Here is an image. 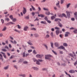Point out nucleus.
<instances>
[{
  "label": "nucleus",
  "mask_w": 77,
  "mask_h": 77,
  "mask_svg": "<svg viewBox=\"0 0 77 77\" xmlns=\"http://www.w3.org/2000/svg\"><path fill=\"white\" fill-rule=\"evenodd\" d=\"M44 46L45 47V48H46V49L47 50H48V46L46 45V44L44 45Z\"/></svg>",
  "instance_id": "nucleus-36"
},
{
  "label": "nucleus",
  "mask_w": 77,
  "mask_h": 77,
  "mask_svg": "<svg viewBox=\"0 0 77 77\" xmlns=\"http://www.w3.org/2000/svg\"><path fill=\"white\" fill-rule=\"evenodd\" d=\"M58 49H60V50L61 49H63V50H65V51H66V49H65V48L63 46H61L59 47H58Z\"/></svg>",
  "instance_id": "nucleus-4"
},
{
  "label": "nucleus",
  "mask_w": 77,
  "mask_h": 77,
  "mask_svg": "<svg viewBox=\"0 0 77 77\" xmlns=\"http://www.w3.org/2000/svg\"><path fill=\"white\" fill-rule=\"evenodd\" d=\"M19 76H21L23 77H26V75L25 74H20L19 75Z\"/></svg>",
  "instance_id": "nucleus-21"
},
{
  "label": "nucleus",
  "mask_w": 77,
  "mask_h": 77,
  "mask_svg": "<svg viewBox=\"0 0 77 77\" xmlns=\"http://www.w3.org/2000/svg\"><path fill=\"white\" fill-rule=\"evenodd\" d=\"M77 29H75L73 31V32L75 33H77Z\"/></svg>",
  "instance_id": "nucleus-53"
},
{
  "label": "nucleus",
  "mask_w": 77,
  "mask_h": 77,
  "mask_svg": "<svg viewBox=\"0 0 77 77\" xmlns=\"http://www.w3.org/2000/svg\"><path fill=\"white\" fill-rule=\"evenodd\" d=\"M77 65V60H76L74 63V65L76 66Z\"/></svg>",
  "instance_id": "nucleus-52"
},
{
  "label": "nucleus",
  "mask_w": 77,
  "mask_h": 77,
  "mask_svg": "<svg viewBox=\"0 0 77 77\" xmlns=\"http://www.w3.org/2000/svg\"><path fill=\"white\" fill-rule=\"evenodd\" d=\"M45 14H46V15H49L50 14V13L49 11H48V12H46Z\"/></svg>",
  "instance_id": "nucleus-26"
},
{
  "label": "nucleus",
  "mask_w": 77,
  "mask_h": 77,
  "mask_svg": "<svg viewBox=\"0 0 77 77\" xmlns=\"http://www.w3.org/2000/svg\"><path fill=\"white\" fill-rule=\"evenodd\" d=\"M29 29V27L27 26H25L24 28V31H27V29Z\"/></svg>",
  "instance_id": "nucleus-11"
},
{
  "label": "nucleus",
  "mask_w": 77,
  "mask_h": 77,
  "mask_svg": "<svg viewBox=\"0 0 77 77\" xmlns=\"http://www.w3.org/2000/svg\"><path fill=\"white\" fill-rule=\"evenodd\" d=\"M44 56V55L43 54H38L36 55V57H37V58H41L42 57Z\"/></svg>",
  "instance_id": "nucleus-2"
},
{
  "label": "nucleus",
  "mask_w": 77,
  "mask_h": 77,
  "mask_svg": "<svg viewBox=\"0 0 77 77\" xmlns=\"http://www.w3.org/2000/svg\"><path fill=\"white\" fill-rule=\"evenodd\" d=\"M77 8V4L75 5L74 8L75 9Z\"/></svg>",
  "instance_id": "nucleus-64"
},
{
  "label": "nucleus",
  "mask_w": 77,
  "mask_h": 77,
  "mask_svg": "<svg viewBox=\"0 0 77 77\" xmlns=\"http://www.w3.org/2000/svg\"><path fill=\"white\" fill-rule=\"evenodd\" d=\"M23 63L24 64H27V63H28V62L25 61H23Z\"/></svg>",
  "instance_id": "nucleus-38"
},
{
  "label": "nucleus",
  "mask_w": 77,
  "mask_h": 77,
  "mask_svg": "<svg viewBox=\"0 0 77 77\" xmlns=\"http://www.w3.org/2000/svg\"><path fill=\"white\" fill-rule=\"evenodd\" d=\"M38 17H41V18H43V17H45L44 15L43 14H40V15L38 14Z\"/></svg>",
  "instance_id": "nucleus-16"
},
{
  "label": "nucleus",
  "mask_w": 77,
  "mask_h": 77,
  "mask_svg": "<svg viewBox=\"0 0 77 77\" xmlns=\"http://www.w3.org/2000/svg\"><path fill=\"white\" fill-rule=\"evenodd\" d=\"M14 31H15V32H18V33H20V31H18V30H17L16 29H14Z\"/></svg>",
  "instance_id": "nucleus-42"
},
{
  "label": "nucleus",
  "mask_w": 77,
  "mask_h": 77,
  "mask_svg": "<svg viewBox=\"0 0 77 77\" xmlns=\"http://www.w3.org/2000/svg\"><path fill=\"white\" fill-rule=\"evenodd\" d=\"M60 32V31L59 30H57L56 31V34L57 35H59V32Z\"/></svg>",
  "instance_id": "nucleus-12"
},
{
  "label": "nucleus",
  "mask_w": 77,
  "mask_h": 77,
  "mask_svg": "<svg viewBox=\"0 0 77 77\" xmlns=\"http://www.w3.org/2000/svg\"><path fill=\"white\" fill-rule=\"evenodd\" d=\"M32 51V50H29L28 51V53H31Z\"/></svg>",
  "instance_id": "nucleus-49"
},
{
  "label": "nucleus",
  "mask_w": 77,
  "mask_h": 77,
  "mask_svg": "<svg viewBox=\"0 0 77 77\" xmlns=\"http://www.w3.org/2000/svg\"><path fill=\"white\" fill-rule=\"evenodd\" d=\"M51 36L52 37L53 36V32H51Z\"/></svg>",
  "instance_id": "nucleus-61"
},
{
  "label": "nucleus",
  "mask_w": 77,
  "mask_h": 77,
  "mask_svg": "<svg viewBox=\"0 0 77 77\" xmlns=\"http://www.w3.org/2000/svg\"><path fill=\"white\" fill-rule=\"evenodd\" d=\"M8 68H9V67L7 66L4 67V69H5V70H7V69H8Z\"/></svg>",
  "instance_id": "nucleus-28"
},
{
  "label": "nucleus",
  "mask_w": 77,
  "mask_h": 77,
  "mask_svg": "<svg viewBox=\"0 0 77 77\" xmlns=\"http://www.w3.org/2000/svg\"><path fill=\"white\" fill-rule=\"evenodd\" d=\"M22 47L25 50H26V47H27V46L25 45L24 46V45H22Z\"/></svg>",
  "instance_id": "nucleus-25"
},
{
  "label": "nucleus",
  "mask_w": 77,
  "mask_h": 77,
  "mask_svg": "<svg viewBox=\"0 0 77 77\" xmlns=\"http://www.w3.org/2000/svg\"><path fill=\"white\" fill-rule=\"evenodd\" d=\"M7 29V27H6V26L4 27L3 29H2V31H5V30H6Z\"/></svg>",
  "instance_id": "nucleus-31"
},
{
  "label": "nucleus",
  "mask_w": 77,
  "mask_h": 77,
  "mask_svg": "<svg viewBox=\"0 0 77 77\" xmlns=\"http://www.w3.org/2000/svg\"><path fill=\"white\" fill-rule=\"evenodd\" d=\"M66 15L67 17L69 19V18H70V17H71V15L70 14V12L69 11H66Z\"/></svg>",
  "instance_id": "nucleus-3"
},
{
  "label": "nucleus",
  "mask_w": 77,
  "mask_h": 77,
  "mask_svg": "<svg viewBox=\"0 0 77 77\" xmlns=\"http://www.w3.org/2000/svg\"><path fill=\"white\" fill-rule=\"evenodd\" d=\"M0 60H2V61H3V56L0 53Z\"/></svg>",
  "instance_id": "nucleus-10"
},
{
  "label": "nucleus",
  "mask_w": 77,
  "mask_h": 77,
  "mask_svg": "<svg viewBox=\"0 0 77 77\" xmlns=\"http://www.w3.org/2000/svg\"><path fill=\"white\" fill-rule=\"evenodd\" d=\"M69 72L72 74L73 73H74L75 72V71L74 70H70L69 71Z\"/></svg>",
  "instance_id": "nucleus-9"
},
{
  "label": "nucleus",
  "mask_w": 77,
  "mask_h": 77,
  "mask_svg": "<svg viewBox=\"0 0 77 77\" xmlns=\"http://www.w3.org/2000/svg\"><path fill=\"white\" fill-rule=\"evenodd\" d=\"M32 69H34V70H35V71H38V70L39 69L38 68V67H32Z\"/></svg>",
  "instance_id": "nucleus-6"
},
{
  "label": "nucleus",
  "mask_w": 77,
  "mask_h": 77,
  "mask_svg": "<svg viewBox=\"0 0 77 77\" xmlns=\"http://www.w3.org/2000/svg\"><path fill=\"white\" fill-rule=\"evenodd\" d=\"M44 19H45V21H47L48 20V18H47V17H45L44 18Z\"/></svg>",
  "instance_id": "nucleus-43"
},
{
  "label": "nucleus",
  "mask_w": 77,
  "mask_h": 77,
  "mask_svg": "<svg viewBox=\"0 0 77 77\" xmlns=\"http://www.w3.org/2000/svg\"><path fill=\"white\" fill-rule=\"evenodd\" d=\"M14 68H15L16 69H18V68L17 67V66H16V65H14Z\"/></svg>",
  "instance_id": "nucleus-55"
},
{
  "label": "nucleus",
  "mask_w": 77,
  "mask_h": 77,
  "mask_svg": "<svg viewBox=\"0 0 77 77\" xmlns=\"http://www.w3.org/2000/svg\"><path fill=\"white\" fill-rule=\"evenodd\" d=\"M71 5V3L68 4L66 5L67 8H69V6H70V5Z\"/></svg>",
  "instance_id": "nucleus-24"
},
{
  "label": "nucleus",
  "mask_w": 77,
  "mask_h": 77,
  "mask_svg": "<svg viewBox=\"0 0 77 77\" xmlns=\"http://www.w3.org/2000/svg\"><path fill=\"white\" fill-rule=\"evenodd\" d=\"M23 14H26V12H27V10H26V8H23Z\"/></svg>",
  "instance_id": "nucleus-5"
},
{
  "label": "nucleus",
  "mask_w": 77,
  "mask_h": 77,
  "mask_svg": "<svg viewBox=\"0 0 77 77\" xmlns=\"http://www.w3.org/2000/svg\"><path fill=\"white\" fill-rule=\"evenodd\" d=\"M75 18V16H77V12H75L74 13Z\"/></svg>",
  "instance_id": "nucleus-59"
},
{
  "label": "nucleus",
  "mask_w": 77,
  "mask_h": 77,
  "mask_svg": "<svg viewBox=\"0 0 77 77\" xmlns=\"http://www.w3.org/2000/svg\"><path fill=\"white\" fill-rule=\"evenodd\" d=\"M58 16L59 17H60L61 18H62L63 17V16L62 15V14H58Z\"/></svg>",
  "instance_id": "nucleus-18"
},
{
  "label": "nucleus",
  "mask_w": 77,
  "mask_h": 77,
  "mask_svg": "<svg viewBox=\"0 0 77 77\" xmlns=\"http://www.w3.org/2000/svg\"><path fill=\"white\" fill-rule=\"evenodd\" d=\"M63 51H60V54H63Z\"/></svg>",
  "instance_id": "nucleus-63"
},
{
  "label": "nucleus",
  "mask_w": 77,
  "mask_h": 77,
  "mask_svg": "<svg viewBox=\"0 0 77 77\" xmlns=\"http://www.w3.org/2000/svg\"><path fill=\"white\" fill-rule=\"evenodd\" d=\"M10 18L11 19V20H13L14 19V18L13 17V16L12 15H11L10 16Z\"/></svg>",
  "instance_id": "nucleus-39"
},
{
  "label": "nucleus",
  "mask_w": 77,
  "mask_h": 77,
  "mask_svg": "<svg viewBox=\"0 0 77 77\" xmlns=\"http://www.w3.org/2000/svg\"><path fill=\"white\" fill-rule=\"evenodd\" d=\"M17 26H18V28L19 29H21V26H20V25H17Z\"/></svg>",
  "instance_id": "nucleus-51"
},
{
  "label": "nucleus",
  "mask_w": 77,
  "mask_h": 77,
  "mask_svg": "<svg viewBox=\"0 0 77 77\" xmlns=\"http://www.w3.org/2000/svg\"><path fill=\"white\" fill-rule=\"evenodd\" d=\"M60 3V2L58 1V3L56 4V6H59V4Z\"/></svg>",
  "instance_id": "nucleus-60"
},
{
  "label": "nucleus",
  "mask_w": 77,
  "mask_h": 77,
  "mask_svg": "<svg viewBox=\"0 0 77 77\" xmlns=\"http://www.w3.org/2000/svg\"><path fill=\"white\" fill-rule=\"evenodd\" d=\"M52 52H53V53H54L55 54V55H57V53L55 51H53V50H52Z\"/></svg>",
  "instance_id": "nucleus-41"
},
{
  "label": "nucleus",
  "mask_w": 77,
  "mask_h": 77,
  "mask_svg": "<svg viewBox=\"0 0 77 77\" xmlns=\"http://www.w3.org/2000/svg\"><path fill=\"white\" fill-rule=\"evenodd\" d=\"M32 53H33L34 54H37L36 52L35 51V50L33 51Z\"/></svg>",
  "instance_id": "nucleus-35"
},
{
  "label": "nucleus",
  "mask_w": 77,
  "mask_h": 77,
  "mask_svg": "<svg viewBox=\"0 0 77 77\" xmlns=\"http://www.w3.org/2000/svg\"><path fill=\"white\" fill-rule=\"evenodd\" d=\"M58 24L60 27H62L63 26L62 25V24L60 23V22H59V23H58Z\"/></svg>",
  "instance_id": "nucleus-15"
},
{
  "label": "nucleus",
  "mask_w": 77,
  "mask_h": 77,
  "mask_svg": "<svg viewBox=\"0 0 77 77\" xmlns=\"http://www.w3.org/2000/svg\"><path fill=\"white\" fill-rule=\"evenodd\" d=\"M31 7H32L33 11H36V9H35V8H34V7L33 6L31 5Z\"/></svg>",
  "instance_id": "nucleus-37"
},
{
  "label": "nucleus",
  "mask_w": 77,
  "mask_h": 77,
  "mask_svg": "<svg viewBox=\"0 0 77 77\" xmlns=\"http://www.w3.org/2000/svg\"><path fill=\"white\" fill-rule=\"evenodd\" d=\"M32 60L34 62H36L37 60L36 59L34 58L32 59Z\"/></svg>",
  "instance_id": "nucleus-33"
},
{
  "label": "nucleus",
  "mask_w": 77,
  "mask_h": 77,
  "mask_svg": "<svg viewBox=\"0 0 77 77\" xmlns=\"http://www.w3.org/2000/svg\"><path fill=\"white\" fill-rule=\"evenodd\" d=\"M62 15H63V17H65L66 18H67V16L66 15V14L64 13H63L62 14Z\"/></svg>",
  "instance_id": "nucleus-19"
},
{
  "label": "nucleus",
  "mask_w": 77,
  "mask_h": 77,
  "mask_svg": "<svg viewBox=\"0 0 77 77\" xmlns=\"http://www.w3.org/2000/svg\"><path fill=\"white\" fill-rule=\"evenodd\" d=\"M31 30H36V29L35 28H32L31 29Z\"/></svg>",
  "instance_id": "nucleus-40"
},
{
  "label": "nucleus",
  "mask_w": 77,
  "mask_h": 77,
  "mask_svg": "<svg viewBox=\"0 0 77 77\" xmlns=\"http://www.w3.org/2000/svg\"><path fill=\"white\" fill-rule=\"evenodd\" d=\"M13 22H16L17 21V19L14 18L12 20Z\"/></svg>",
  "instance_id": "nucleus-34"
},
{
  "label": "nucleus",
  "mask_w": 77,
  "mask_h": 77,
  "mask_svg": "<svg viewBox=\"0 0 77 77\" xmlns=\"http://www.w3.org/2000/svg\"><path fill=\"white\" fill-rule=\"evenodd\" d=\"M23 57H25V54H26V53L25 52H23Z\"/></svg>",
  "instance_id": "nucleus-47"
},
{
  "label": "nucleus",
  "mask_w": 77,
  "mask_h": 77,
  "mask_svg": "<svg viewBox=\"0 0 77 77\" xmlns=\"http://www.w3.org/2000/svg\"><path fill=\"white\" fill-rule=\"evenodd\" d=\"M43 9L44 11H48V8H44Z\"/></svg>",
  "instance_id": "nucleus-44"
},
{
  "label": "nucleus",
  "mask_w": 77,
  "mask_h": 77,
  "mask_svg": "<svg viewBox=\"0 0 77 77\" xmlns=\"http://www.w3.org/2000/svg\"><path fill=\"white\" fill-rule=\"evenodd\" d=\"M38 60L39 62H43V60H42L38 59Z\"/></svg>",
  "instance_id": "nucleus-57"
},
{
  "label": "nucleus",
  "mask_w": 77,
  "mask_h": 77,
  "mask_svg": "<svg viewBox=\"0 0 77 77\" xmlns=\"http://www.w3.org/2000/svg\"><path fill=\"white\" fill-rule=\"evenodd\" d=\"M54 45L55 46L57 47H59V43L57 42H55Z\"/></svg>",
  "instance_id": "nucleus-8"
},
{
  "label": "nucleus",
  "mask_w": 77,
  "mask_h": 77,
  "mask_svg": "<svg viewBox=\"0 0 77 77\" xmlns=\"http://www.w3.org/2000/svg\"><path fill=\"white\" fill-rule=\"evenodd\" d=\"M50 57H53V56L50 54H48L45 55V59L48 60H51V58Z\"/></svg>",
  "instance_id": "nucleus-1"
},
{
  "label": "nucleus",
  "mask_w": 77,
  "mask_h": 77,
  "mask_svg": "<svg viewBox=\"0 0 77 77\" xmlns=\"http://www.w3.org/2000/svg\"><path fill=\"white\" fill-rule=\"evenodd\" d=\"M5 20H6V21H9V18H6L5 19Z\"/></svg>",
  "instance_id": "nucleus-58"
},
{
  "label": "nucleus",
  "mask_w": 77,
  "mask_h": 77,
  "mask_svg": "<svg viewBox=\"0 0 77 77\" xmlns=\"http://www.w3.org/2000/svg\"><path fill=\"white\" fill-rule=\"evenodd\" d=\"M71 57H72L74 59H76V57H74V56H73V55L71 53H70L68 54Z\"/></svg>",
  "instance_id": "nucleus-17"
},
{
  "label": "nucleus",
  "mask_w": 77,
  "mask_h": 77,
  "mask_svg": "<svg viewBox=\"0 0 77 77\" xmlns=\"http://www.w3.org/2000/svg\"><path fill=\"white\" fill-rule=\"evenodd\" d=\"M2 51H3L6 52L7 51V50L5 49H2Z\"/></svg>",
  "instance_id": "nucleus-45"
},
{
  "label": "nucleus",
  "mask_w": 77,
  "mask_h": 77,
  "mask_svg": "<svg viewBox=\"0 0 77 77\" xmlns=\"http://www.w3.org/2000/svg\"><path fill=\"white\" fill-rule=\"evenodd\" d=\"M56 17V14H55L54 16H52L51 17V20H53Z\"/></svg>",
  "instance_id": "nucleus-14"
},
{
  "label": "nucleus",
  "mask_w": 77,
  "mask_h": 77,
  "mask_svg": "<svg viewBox=\"0 0 77 77\" xmlns=\"http://www.w3.org/2000/svg\"><path fill=\"white\" fill-rule=\"evenodd\" d=\"M70 33L69 32H66L65 33V37H68V34H70Z\"/></svg>",
  "instance_id": "nucleus-7"
},
{
  "label": "nucleus",
  "mask_w": 77,
  "mask_h": 77,
  "mask_svg": "<svg viewBox=\"0 0 77 77\" xmlns=\"http://www.w3.org/2000/svg\"><path fill=\"white\" fill-rule=\"evenodd\" d=\"M1 53H2V54H3V57H5V58H6V56L5 54V53H4L2 52H1Z\"/></svg>",
  "instance_id": "nucleus-13"
},
{
  "label": "nucleus",
  "mask_w": 77,
  "mask_h": 77,
  "mask_svg": "<svg viewBox=\"0 0 77 77\" xmlns=\"http://www.w3.org/2000/svg\"><path fill=\"white\" fill-rule=\"evenodd\" d=\"M71 20L72 21H75V18H71Z\"/></svg>",
  "instance_id": "nucleus-62"
},
{
  "label": "nucleus",
  "mask_w": 77,
  "mask_h": 77,
  "mask_svg": "<svg viewBox=\"0 0 77 77\" xmlns=\"http://www.w3.org/2000/svg\"><path fill=\"white\" fill-rule=\"evenodd\" d=\"M36 62V64H37V65H40L41 63H39V61L38 60H37Z\"/></svg>",
  "instance_id": "nucleus-30"
},
{
  "label": "nucleus",
  "mask_w": 77,
  "mask_h": 77,
  "mask_svg": "<svg viewBox=\"0 0 77 77\" xmlns=\"http://www.w3.org/2000/svg\"><path fill=\"white\" fill-rule=\"evenodd\" d=\"M9 23H10V25H11V24H15V23H13L11 22H9Z\"/></svg>",
  "instance_id": "nucleus-50"
},
{
  "label": "nucleus",
  "mask_w": 77,
  "mask_h": 77,
  "mask_svg": "<svg viewBox=\"0 0 77 77\" xmlns=\"http://www.w3.org/2000/svg\"><path fill=\"white\" fill-rule=\"evenodd\" d=\"M25 19H27V20L29 19V15H28V16L25 17Z\"/></svg>",
  "instance_id": "nucleus-32"
},
{
  "label": "nucleus",
  "mask_w": 77,
  "mask_h": 77,
  "mask_svg": "<svg viewBox=\"0 0 77 77\" xmlns=\"http://www.w3.org/2000/svg\"><path fill=\"white\" fill-rule=\"evenodd\" d=\"M34 35L36 38L39 37V35L37 34H34Z\"/></svg>",
  "instance_id": "nucleus-22"
},
{
  "label": "nucleus",
  "mask_w": 77,
  "mask_h": 77,
  "mask_svg": "<svg viewBox=\"0 0 77 77\" xmlns=\"http://www.w3.org/2000/svg\"><path fill=\"white\" fill-rule=\"evenodd\" d=\"M55 29H56V30H60V28L58 27H55Z\"/></svg>",
  "instance_id": "nucleus-48"
},
{
  "label": "nucleus",
  "mask_w": 77,
  "mask_h": 77,
  "mask_svg": "<svg viewBox=\"0 0 77 77\" xmlns=\"http://www.w3.org/2000/svg\"><path fill=\"white\" fill-rule=\"evenodd\" d=\"M51 47L52 48H54V47H53V43L51 42Z\"/></svg>",
  "instance_id": "nucleus-23"
},
{
  "label": "nucleus",
  "mask_w": 77,
  "mask_h": 77,
  "mask_svg": "<svg viewBox=\"0 0 77 77\" xmlns=\"http://www.w3.org/2000/svg\"><path fill=\"white\" fill-rule=\"evenodd\" d=\"M46 37L47 38H48L50 37V35L48 34H47L46 35Z\"/></svg>",
  "instance_id": "nucleus-54"
},
{
  "label": "nucleus",
  "mask_w": 77,
  "mask_h": 77,
  "mask_svg": "<svg viewBox=\"0 0 77 77\" xmlns=\"http://www.w3.org/2000/svg\"><path fill=\"white\" fill-rule=\"evenodd\" d=\"M63 45L64 47H67L68 46V44L66 43H64L63 44Z\"/></svg>",
  "instance_id": "nucleus-27"
},
{
  "label": "nucleus",
  "mask_w": 77,
  "mask_h": 77,
  "mask_svg": "<svg viewBox=\"0 0 77 77\" xmlns=\"http://www.w3.org/2000/svg\"><path fill=\"white\" fill-rule=\"evenodd\" d=\"M41 24H47L46 21H42L41 22Z\"/></svg>",
  "instance_id": "nucleus-20"
},
{
  "label": "nucleus",
  "mask_w": 77,
  "mask_h": 77,
  "mask_svg": "<svg viewBox=\"0 0 77 77\" xmlns=\"http://www.w3.org/2000/svg\"><path fill=\"white\" fill-rule=\"evenodd\" d=\"M47 22L48 23H49L50 24V23H51V21L50 20H48Z\"/></svg>",
  "instance_id": "nucleus-56"
},
{
  "label": "nucleus",
  "mask_w": 77,
  "mask_h": 77,
  "mask_svg": "<svg viewBox=\"0 0 77 77\" xmlns=\"http://www.w3.org/2000/svg\"><path fill=\"white\" fill-rule=\"evenodd\" d=\"M27 43L29 44V45H33V44L31 43V42H27Z\"/></svg>",
  "instance_id": "nucleus-29"
},
{
  "label": "nucleus",
  "mask_w": 77,
  "mask_h": 77,
  "mask_svg": "<svg viewBox=\"0 0 77 77\" xmlns=\"http://www.w3.org/2000/svg\"><path fill=\"white\" fill-rule=\"evenodd\" d=\"M64 0H61L60 2L61 4H63Z\"/></svg>",
  "instance_id": "nucleus-46"
}]
</instances>
